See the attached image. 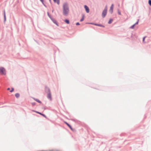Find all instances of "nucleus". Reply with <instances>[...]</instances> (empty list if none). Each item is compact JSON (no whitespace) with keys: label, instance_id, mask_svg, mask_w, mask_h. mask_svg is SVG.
<instances>
[{"label":"nucleus","instance_id":"obj_1","mask_svg":"<svg viewBox=\"0 0 151 151\" xmlns=\"http://www.w3.org/2000/svg\"><path fill=\"white\" fill-rule=\"evenodd\" d=\"M63 14L65 16H67L69 11V8L67 2H65L63 4Z\"/></svg>","mask_w":151,"mask_h":151},{"label":"nucleus","instance_id":"obj_2","mask_svg":"<svg viewBox=\"0 0 151 151\" xmlns=\"http://www.w3.org/2000/svg\"><path fill=\"white\" fill-rule=\"evenodd\" d=\"M107 6L106 5L104 9L102 11V16L103 18H104L105 17L107 14Z\"/></svg>","mask_w":151,"mask_h":151},{"label":"nucleus","instance_id":"obj_3","mask_svg":"<svg viewBox=\"0 0 151 151\" xmlns=\"http://www.w3.org/2000/svg\"><path fill=\"white\" fill-rule=\"evenodd\" d=\"M6 74V70L5 68L3 67H0V74L5 75Z\"/></svg>","mask_w":151,"mask_h":151},{"label":"nucleus","instance_id":"obj_4","mask_svg":"<svg viewBox=\"0 0 151 151\" xmlns=\"http://www.w3.org/2000/svg\"><path fill=\"white\" fill-rule=\"evenodd\" d=\"M45 91L46 93H48L51 92L50 88L46 86H45Z\"/></svg>","mask_w":151,"mask_h":151},{"label":"nucleus","instance_id":"obj_5","mask_svg":"<svg viewBox=\"0 0 151 151\" xmlns=\"http://www.w3.org/2000/svg\"><path fill=\"white\" fill-rule=\"evenodd\" d=\"M92 25H93L95 26H99L100 27H103V28H104L105 27V26L102 24H97L96 23H93L92 22Z\"/></svg>","mask_w":151,"mask_h":151},{"label":"nucleus","instance_id":"obj_6","mask_svg":"<svg viewBox=\"0 0 151 151\" xmlns=\"http://www.w3.org/2000/svg\"><path fill=\"white\" fill-rule=\"evenodd\" d=\"M114 6V5L113 4H111L109 10V12L111 14H112L113 13Z\"/></svg>","mask_w":151,"mask_h":151},{"label":"nucleus","instance_id":"obj_7","mask_svg":"<svg viewBox=\"0 0 151 151\" xmlns=\"http://www.w3.org/2000/svg\"><path fill=\"white\" fill-rule=\"evenodd\" d=\"M84 6L86 13H89L90 12V9L86 5H84Z\"/></svg>","mask_w":151,"mask_h":151},{"label":"nucleus","instance_id":"obj_8","mask_svg":"<svg viewBox=\"0 0 151 151\" xmlns=\"http://www.w3.org/2000/svg\"><path fill=\"white\" fill-rule=\"evenodd\" d=\"M47 97L48 99H49L51 101L52 100V97L51 96V92L47 93Z\"/></svg>","mask_w":151,"mask_h":151},{"label":"nucleus","instance_id":"obj_9","mask_svg":"<svg viewBox=\"0 0 151 151\" xmlns=\"http://www.w3.org/2000/svg\"><path fill=\"white\" fill-rule=\"evenodd\" d=\"M51 20L54 24H55L57 26H59V24L57 21L54 19L52 18Z\"/></svg>","mask_w":151,"mask_h":151},{"label":"nucleus","instance_id":"obj_10","mask_svg":"<svg viewBox=\"0 0 151 151\" xmlns=\"http://www.w3.org/2000/svg\"><path fill=\"white\" fill-rule=\"evenodd\" d=\"M3 15L4 18V23H5L6 20V17L5 9H4L3 10Z\"/></svg>","mask_w":151,"mask_h":151},{"label":"nucleus","instance_id":"obj_11","mask_svg":"<svg viewBox=\"0 0 151 151\" xmlns=\"http://www.w3.org/2000/svg\"><path fill=\"white\" fill-rule=\"evenodd\" d=\"M36 113H37V114H39L42 115L43 117L45 118H46L47 119H48L47 118V116L44 114L42 113H41L39 111H38L37 112H36Z\"/></svg>","mask_w":151,"mask_h":151},{"label":"nucleus","instance_id":"obj_12","mask_svg":"<svg viewBox=\"0 0 151 151\" xmlns=\"http://www.w3.org/2000/svg\"><path fill=\"white\" fill-rule=\"evenodd\" d=\"M64 123L70 129H71L72 128V127L66 121L64 122Z\"/></svg>","mask_w":151,"mask_h":151},{"label":"nucleus","instance_id":"obj_13","mask_svg":"<svg viewBox=\"0 0 151 151\" xmlns=\"http://www.w3.org/2000/svg\"><path fill=\"white\" fill-rule=\"evenodd\" d=\"M32 99H33L36 101L39 104H41L42 102L39 99H36L34 97H32Z\"/></svg>","mask_w":151,"mask_h":151},{"label":"nucleus","instance_id":"obj_14","mask_svg":"<svg viewBox=\"0 0 151 151\" xmlns=\"http://www.w3.org/2000/svg\"><path fill=\"white\" fill-rule=\"evenodd\" d=\"M64 22L67 24H69L70 23V22L69 19H65L64 20Z\"/></svg>","mask_w":151,"mask_h":151},{"label":"nucleus","instance_id":"obj_15","mask_svg":"<svg viewBox=\"0 0 151 151\" xmlns=\"http://www.w3.org/2000/svg\"><path fill=\"white\" fill-rule=\"evenodd\" d=\"M84 17H85L84 14H82V17H81V19H80V21L81 22H82L84 20Z\"/></svg>","mask_w":151,"mask_h":151},{"label":"nucleus","instance_id":"obj_16","mask_svg":"<svg viewBox=\"0 0 151 151\" xmlns=\"http://www.w3.org/2000/svg\"><path fill=\"white\" fill-rule=\"evenodd\" d=\"M55 3H56L58 5H59L60 4V0H53Z\"/></svg>","mask_w":151,"mask_h":151},{"label":"nucleus","instance_id":"obj_17","mask_svg":"<svg viewBox=\"0 0 151 151\" xmlns=\"http://www.w3.org/2000/svg\"><path fill=\"white\" fill-rule=\"evenodd\" d=\"M113 20L112 18H110L108 22V24H111L112 23V22Z\"/></svg>","mask_w":151,"mask_h":151},{"label":"nucleus","instance_id":"obj_18","mask_svg":"<svg viewBox=\"0 0 151 151\" xmlns=\"http://www.w3.org/2000/svg\"><path fill=\"white\" fill-rule=\"evenodd\" d=\"M40 1L42 3V4L46 8L47 7V6L44 3V0H40Z\"/></svg>","mask_w":151,"mask_h":151},{"label":"nucleus","instance_id":"obj_19","mask_svg":"<svg viewBox=\"0 0 151 151\" xmlns=\"http://www.w3.org/2000/svg\"><path fill=\"white\" fill-rule=\"evenodd\" d=\"M47 15L51 20L52 19V18H53L52 17L51 15L48 12H47Z\"/></svg>","mask_w":151,"mask_h":151},{"label":"nucleus","instance_id":"obj_20","mask_svg":"<svg viewBox=\"0 0 151 151\" xmlns=\"http://www.w3.org/2000/svg\"><path fill=\"white\" fill-rule=\"evenodd\" d=\"M15 96L17 98H18L20 96V94L19 93H17L15 94Z\"/></svg>","mask_w":151,"mask_h":151},{"label":"nucleus","instance_id":"obj_21","mask_svg":"<svg viewBox=\"0 0 151 151\" xmlns=\"http://www.w3.org/2000/svg\"><path fill=\"white\" fill-rule=\"evenodd\" d=\"M70 119H70V120H71L72 121H74L75 122H77L78 121V120L76 119H73L71 118V117L70 116Z\"/></svg>","mask_w":151,"mask_h":151},{"label":"nucleus","instance_id":"obj_22","mask_svg":"<svg viewBox=\"0 0 151 151\" xmlns=\"http://www.w3.org/2000/svg\"><path fill=\"white\" fill-rule=\"evenodd\" d=\"M135 24H133V25H132L130 27H129V28L130 29H134V27L135 26Z\"/></svg>","mask_w":151,"mask_h":151},{"label":"nucleus","instance_id":"obj_23","mask_svg":"<svg viewBox=\"0 0 151 151\" xmlns=\"http://www.w3.org/2000/svg\"><path fill=\"white\" fill-rule=\"evenodd\" d=\"M139 19H138L137 21L134 24L135 25H137L138 24L139 22Z\"/></svg>","mask_w":151,"mask_h":151},{"label":"nucleus","instance_id":"obj_24","mask_svg":"<svg viewBox=\"0 0 151 151\" xmlns=\"http://www.w3.org/2000/svg\"><path fill=\"white\" fill-rule=\"evenodd\" d=\"M146 37V36H144L143 37V39H142V42H143V43H145V38Z\"/></svg>","mask_w":151,"mask_h":151},{"label":"nucleus","instance_id":"obj_25","mask_svg":"<svg viewBox=\"0 0 151 151\" xmlns=\"http://www.w3.org/2000/svg\"><path fill=\"white\" fill-rule=\"evenodd\" d=\"M118 14L119 15H121V12L120 11L119 9H118Z\"/></svg>","mask_w":151,"mask_h":151},{"label":"nucleus","instance_id":"obj_26","mask_svg":"<svg viewBox=\"0 0 151 151\" xmlns=\"http://www.w3.org/2000/svg\"><path fill=\"white\" fill-rule=\"evenodd\" d=\"M148 3L149 5L151 6V0H148Z\"/></svg>","mask_w":151,"mask_h":151},{"label":"nucleus","instance_id":"obj_27","mask_svg":"<svg viewBox=\"0 0 151 151\" xmlns=\"http://www.w3.org/2000/svg\"><path fill=\"white\" fill-rule=\"evenodd\" d=\"M14 91V88H12L11 90L10 91V92H12Z\"/></svg>","mask_w":151,"mask_h":151},{"label":"nucleus","instance_id":"obj_28","mask_svg":"<svg viewBox=\"0 0 151 151\" xmlns=\"http://www.w3.org/2000/svg\"><path fill=\"white\" fill-rule=\"evenodd\" d=\"M31 104H32V106H34L36 104V103L35 102H32V103H31Z\"/></svg>","mask_w":151,"mask_h":151},{"label":"nucleus","instance_id":"obj_29","mask_svg":"<svg viewBox=\"0 0 151 151\" xmlns=\"http://www.w3.org/2000/svg\"><path fill=\"white\" fill-rule=\"evenodd\" d=\"M80 24L79 22H77L76 23V25L77 26L79 25Z\"/></svg>","mask_w":151,"mask_h":151},{"label":"nucleus","instance_id":"obj_30","mask_svg":"<svg viewBox=\"0 0 151 151\" xmlns=\"http://www.w3.org/2000/svg\"><path fill=\"white\" fill-rule=\"evenodd\" d=\"M92 22H86V24H92Z\"/></svg>","mask_w":151,"mask_h":151},{"label":"nucleus","instance_id":"obj_31","mask_svg":"<svg viewBox=\"0 0 151 151\" xmlns=\"http://www.w3.org/2000/svg\"><path fill=\"white\" fill-rule=\"evenodd\" d=\"M72 131H73V132H74V131H75V129H73V128L72 127V128H71V129H70Z\"/></svg>","mask_w":151,"mask_h":151},{"label":"nucleus","instance_id":"obj_32","mask_svg":"<svg viewBox=\"0 0 151 151\" xmlns=\"http://www.w3.org/2000/svg\"><path fill=\"white\" fill-rule=\"evenodd\" d=\"M124 135H125L124 134H120V136H122Z\"/></svg>","mask_w":151,"mask_h":151},{"label":"nucleus","instance_id":"obj_33","mask_svg":"<svg viewBox=\"0 0 151 151\" xmlns=\"http://www.w3.org/2000/svg\"><path fill=\"white\" fill-rule=\"evenodd\" d=\"M49 2L50 4H52V1H51V0H49Z\"/></svg>","mask_w":151,"mask_h":151},{"label":"nucleus","instance_id":"obj_34","mask_svg":"<svg viewBox=\"0 0 151 151\" xmlns=\"http://www.w3.org/2000/svg\"><path fill=\"white\" fill-rule=\"evenodd\" d=\"M32 111L33 112H35L36 113V112H37L38 111H35V110H32Z\"/></svg>","mask_w":151,"mask_h":151},{"label":"nucleus","instance_id":"obj_35","mask_svg":"<svg viewBox=\"0 0 151 151\" xmlns=\"http://www.w3.org/2000/svg\"><path fill=\"white\" fill-rule=\"evenodd\" d=\"M53 150H49V151H53Z\"/></svg>","mask_w":151,"mask_h":151},{"label":"nucleus","instance_id":"obj_36","mask_svg":"<svg viewBox=\"0 0 151 151\" xmlns=\"http://www.w3.org/2000/svg\"><path fill=\"white\" fill-rule=\"evenodd\" d=\"M7 90H9L10 89V88H7Z\"/></svg>","mask_w":151,"mask_h":151},{"label":"nucleus","instance_id":"obj_37","mask_svg":"<svg viewBox=\"0 0 151 151\" xmlns=\"http://www.w3.org/2000/svg\"><path fill=\"white\" fill-rule=\"evenodd\" d=\"M146 117V115H145V117H144V118H145Z\"/></svg>","mask_w":151,"mask_h":151},{"label":"nucleus","instance_id":"obj_38","mask_svg":"<svg viewBox=\"0 0 151 151\" xmlns=\"http://www.w3.org/2000/svg\"><path fill=\"white\" fill-rule=\"evenodd\" d=\"M132 35H133V34H132V35H131V37H132Z\"/></svg>","mask_w":151,"mask_h":151},{"label":"nucleus","instance_id":"obj_39","mask_svg":"<svg viewBox=\"0 0 151 151\" xmlns=\"http://www.w3.org/2000/svg\"><path fill=\"white\" fill-rule=\"evenodd\" d=\"M53 11H54V10H52V12H53Z\"/></svg>","mask_w":151,"mask_h":151},{"label":"nucleus","instance_id":"obj_40","mask_svg":"<svg viewBox=\"0 0 151 151\" xmlns=\"http://www.w3.org/2000/svg\"><path fill=\"white\" fill-rule=\"evenodd\" d=\"M35 42H37V41L36 40H35Z\"/></svg>","mask_w":151,"mask_h":151},{"label":"nucleus","instance_id":"obj_41","mask_svg":"<svg viewBox=\"0 0 151 151\" xmlns=\"http://www.w3.org/2000/svg\"><path fill=\"white\" fill-rule=\"evenodd\" d=\"M44 109H46V108H44Z\"/></svg>","mask_w":151,"mask_h":151},{"label":"nucleus","instance_id":"obj_42","mask_svg":"<svg viewBox=\"0 0 151 151\" xmlns=\"http://www.w3.org/2000/svg\"><path fill=\"white\" fill-rule=\"evenodd\" d=\"M101 90H102V91H103V90H104L103 89H101Z\"/></svg>","mask_w":151,"mask_h":151}]
</instances>
